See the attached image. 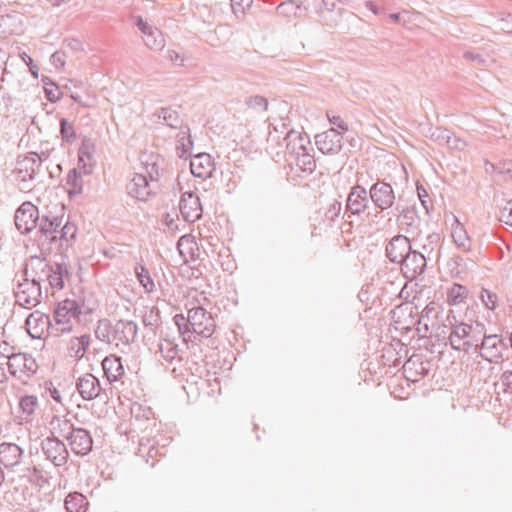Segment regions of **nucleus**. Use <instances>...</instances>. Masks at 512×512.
<instances>
[{
  "label": "nucleus",
  "mask_w": 512,
  "mask_h": 512,
  "mask_svg": "<svg viewBox=\"0 0 512 512\" xmlns=\"http://www.w3.org/2000/svg\"><path fill=\"white\" fill-rule=\"evenodd\" d=\"M71 267L64 254H57L53 260L47 261L40 256H32L24 269V277L40 283L48 281L51 288L63 289L65 281L71 277Z\"/></svg>",
  "instance_id": "f257e3e1"
},
{
  "label": "nucleus",
  "mask_w": 512,
  "mask_h": 512,
  "mask_svg": "<svg viewBox=\"0 0 512 512\" xmlns=\"http://www.w3.org/2000/svg\"><path fill=\"white\" fill-rule=\"evenodd\" d=\"M484 324L478 320L473 323H462L455 326L446 339L449 340L451 348L455 351L469 353L471 350L478 352V342L482 337Z\"/></svg>",
  "instance_id": "f03ea898"
},
{
  "label": "nucleus",
  "mask_w": 512,
  "mask_h": 512,
  "mask_svg": "<svg viewBox=\"0 0 512 512\" xmlns=\"http://www.w3.org/2000/svg\"><path fill=\"white\" fill-rule=\"evenodd\" d=\"M41 166L42 159L34 152L17 159L13 174L16 176L21 191H30L32 189L31 182L39 174Z\"/></svg>",
  "instance_id": "7ed1b4c3"
},
{
  "label": "nucleus",
  "mask_w": 512,
  "mask_h": 512,
  "mask_svg": "<svg viewBox=\"0 0 512 512\" xmlns=\"http://www.w3.org/2000/svg\"><path fill=\"white\" fill-rule=\"evenodd\" d=\"M507 342L497 334H486V326L482 331V337L478 342V352L480 356L489 363H499L504 358V353L508 350Z\"/></svg>",
  "instance_id": "20e7f679"
},
{
  "label": "nucleus",
  "mask_w": 512,
  "mask_h": 512,
  "mask_svg": "<svg viewBox=\"0 0 512 512\" xmlns=\"http://www.w3.org/2000/svg\"><path fill=\"white\" fill-rule=\"evenodd\" d=\"M64 221V206L56 208L55 211L46 209L40 214L37 227L38 233L44 237L48 243L58 240V229Z\"/></svg>",
  "instance_id": "39448f33"
},
{
  "label": "nucleus",
  "mask_w": 512,
  "mask_h": 512,
  "mask_svg": "<svg viewBox=\"0 0 512 512\" xmlns=\"http://www.w3.org/2000/svg\"><path fill=\"white\" fill-rule=\"evenodd\" d=\"M368 193L371 203L380 211L394 207L396 194L392 185L385 180L377 179V181L369 187Z\"/></svg>",
  "instance_id": "423d86ee"
},
{
  "label": "nucleus",
  "mask_w": 512,
  "mask_h": 512,
  "mask_svg": "<svg viewBox=\"0 0 512 512\" xmlns=\"http://www.w3.org/2000/svg\"><path fill=\"white\" fill-rule=\"evenodd\" d=\"M187 320L193 333L204 338H209L214 333L215 321L211 313L207 312L202 306L190 308L187 313Z\"/></svg>",
  "instance_id": "0eeeda50"
},
{
  "label": "nucleus",
  "mask_w": 512,
  "mask_h": 512,
  "mask_svg": "<svg viewBox=\"0 0 512 512\" xmlns=\"http://www.w3.org/2000/svg\"><path fill=\"white\" fill-rule=\"evenodd\" d=\"M16 303L26 309H31L41 302V285L35 280L25 277L14 291Z\"/></svg>",
  "instance_id": "6e6552de"
},
{
  "label": "nucleus",
  "mask_w": 512,
  "mask_h": 512,
  "mask_svg": "<svg viewBox=\"0 0 512 512\" xmlns=\"http://www.w3.org/2000/svg\"><path fill=\"white\" fill-rule=\"evenodd\" d=\"M41 451L45 458L56 467L64 466L69 458V451L63 440L48 436L41 441Z\"/></svg>",
  "instance_id": "1a4fd4ad"
},
{
  "label": "nucleus",
  "mask_w": 512,
  "mask_h": 512,
  "mask_svg": "<svg viewBox=\"0 0 512 512\" xmlns=\"http://www.w3.org/2000/svg\"><path fill=\"white\" fill-rule=\"evenodd\" d=\"M427 263V258L421 254L420 250L412 246L399 266L404 278L413 281L424 273Z\"/></svg>",
  "instance_id": "9d476101"
},
{
  "label": "nucleus",
  "mask_w": 512,
  "mask_h": 512,
  "mask_svg": "<svg viewBox=\"0 0 512 512\" xmlns=\"http://www.w3.org/2000/svg\"><path fill=\"white\" fill-rule=\"evenodd\" d=\"M40 211L31 202L22 203L15 212V225L21 234H28L37 227Z\"/></svg>",
  "instance_id": "9b49d317"
},
{
  "label": "nucleus",
  "mask_w": 512,
  "mask_h": 512,
  "mask_svg": "<svg viewBox=\"0 0 512 512\" xmlns=\"http://www.w3.org/2000/svg\"><path fill=\"white\" fill-rule=\"evenodd\" d=\"M81 313L77 301L67 298L57 304L54 310V320L57 325L61 326V332H70L72 329L71 319L78 318Z\"/></svg>",
  "instance_id": "f8f14e48"
},
{
  "label": "nucleus",
  "mask_w": 512,
  "mask_h": 512,
  "mask_svg": "<svg viewBox=\"0 0 512 512\" xmlns=\"http://www.w3.org/2000/svg\"><path fill=\"white\" fill-rule=\"evenodd\" d=\"M370 202L368 190L357 183L350 188L345 210L352 216L360 217L370 207Z\"/></svg>",
  "instance_id": "ddd939ff"
},
{
  "label": "nucleus",
  "mask_w": 512,
  "mask_h": 512,
  "mask_svg": "<svg viewBox=\"0 0 512 512\" xmlns=\"http://www.w3.org/2000/svg\"><path fill=\"white\" fill-rule=\"evenodd\" d=\"M112 332V341L116 347H129L137 338L138 325L132 320L120 319L113 324Z\"/></svg>",
  "instance_id": "4468645a"
},
{
  "label": "nucleus",
  "mask_w": 512,
  "mask_h": 512,
  "mask_svg": "<svg viewBox=\"0 0 512 512\" xmlns=\"http://www.w3.org/2000/svg\"><path fill=\"white\" fill-rule=\"evenodd\" d=\"M134 24L142 32L143 41L149 49L161 51L164 48L165 39L157 27L150 25L141 16L135 18Z\"/></svg>",
  "instance_id": "2eb2a0df"
},
{
  "label": "nucleus",
  "mask_w": 512,
  "mask_h": 512,
  "mask_svg": "<svg viewBox=\"0 0 512 512\" xmlns=\"http://www.w3.org/2000/svg\"><path fill=\"white\" fill-rule=\"evenodd\" d=\"M66 441L71 451L77 456H86L93 449L91 433L82 427H76Z\"/></svg>",
  "instance_id": "dca6fc26"
},
{
  "label": "nucleus",
  "mask_w": 512,
  "mask_h": 512,
  "mask_svg": "<svg viewBox=\"0 0 512 512\" xmlns=\"http://www.w3.org/2000/svg\"><path fill=\"white\" fill-rule=\"evenodd\" d=\"M179 209L182 218L189 223L197 221L203 212L198 195L192 191H186L181 195Z\"/></svg>",
  "instance_id": "f3484780"
},
{
  "label": "nucleus",
  "mask_w": 512,
  "mask_h": 512,
  "mask_svg": "<svg viewBox=\"0 0 512 512\" xmlns=\"http://www.w3.org/2000/svg\"><path fill=\"white\" fill-rule=\"evenodd\" d=\"M317 148L323 154H338L342 149V135L334 128H330L315 136Z\"/></svg>",
  "instance_id": "a211bd4d"
},
{
  "label": "nucleus",
  "mask_w": 512,
  "mask_h": 512,
  "mask_svg": "<svg viewBox=\"0 0 512 512\" xmlns=\"http://www.w3.org/2000/svg\"><path fill=\"white\" fill-rule=\"evenodd\" d=\"M413 243L404 235L394 236L386 245L385 253L390 262L399 264L412 248Z\"/></svg>",
  "instance_id": "6ab92c4d"
},
{
  "label": "nucleus",
  "mask_w": 512,
  "mask_h": 512,
  "mask_svg": "<svg viewBox=\"0 0 512 512\" xmlns=\"http://www.w3.org/2000/svg\"><path fill=\"white\" fill-rule=\"evenodd\" d=\"M406 378L411 381H418L429 374L430 361L423 355L413 354L403 365Z\"/></svg>",
  "instance_id": "aec40b11"
},
{
  "label": "nucleus",
  "mask_w": 512,
  "mask_h": 512,
  "mask_svg": "<svg viewBox=\"0 0 512 512\" xmlns=\"http://www.w3.org/2000/svg\"><path fill=\"white\" fill-rule=\"evenodd\" d=\"M69 413L65 415L55 414L51 417L48 422V429L51 437H56L60 440H66L69 435L77 427L72 422V419L68 417Z\"/></svg>",
  "instance_id": "412c9836"
},
{
  "label": "nucleus",
  "mask_w": 512,
  "mask_h": 512,
  "mask_svg": "<svg viewBox=\"0 0 512 512\" xmlns=\"http://www.w3.org/2000/svg\"><path fill=\"white\" fill-rule=\"evenodd\" d=\"M76 389L86 401L96 399L102 391L100 380L91 373H86L77 380Z\"/></svg>",
  "instance_id": "4be33fe9"
},
{
  "label": "nucleus",
  "mask_w": 512,
  "mask_h": 512,
  "mask_svg": "<svg viewBox=\"0 0 512 512\" xmlns=\"http://www.w3.org/2000/svg\"><path fill=\"white\" fill-rule=\"evenodd\" d=\"M8 371L11 375L16 376L20 373H35L37 364L35 359L27 353H15L8 359Z\"/></svg>",
  "instance_id": "5701e85b"
},
{
  "label": "nucleus",
  "mask_w": 512,
  "mask_h": 512,
  "mask_svg": "<svg viewBox=\"0 0 512 512\" xmlns=\"http://www.w3.org/2000/svg\"><path fill=\"white\" fill-rule=\"evenodd\" d=\"M127 193L139 200L147 201L152 195V187L147 177L143 174L136 173L126 186Z\"/></svg>",
  "instance_id": "b1692460"
},
{
  "label": "nucleus",
  "mask_w": 512,
  "mask_h": 512,
  "mask_svg": "<svg viewBox=\"0 0 512 512\" xmlns=\"http://www.w3.org/2000/svg\"><path fill=\"white\" fill-rule=\"evenodd\" d=\"M190 170L193 176L207 179L212 176L215 165L212 157L208 153H199L190 160Z\"/></svg>",
  "instance_id": "393cba45"
},
{
  "label": "nucleus",
  "mask_w": 512,
  "mask_h": 512,
  "mask_svg": "<svg viewBox=\"0 0 512 512\" xmlns=\"http://www.w3.org/2000/svg\"><path fill=\"white\" fill-rule=\"evenodd\" d=\"M286 148L292 155L301 156L311 148L309 137L293 129L286 133Z\"/></svg>",
  "instance_id": "a878e982"
},
{
  "label": "nucleus",
  "mask_w": 512,
  "mask_h": 512,
  "mask_svg": "<svg viewBox=\"0 0 512 512\" xmlns=\"http://www.w3.org/2000/svg\"><path fill=\"white\" fill-rule=\"evenodd\" d=\"M23 449L16 443L3 442L0 444V464L5 468H13L21 463Z\"/></svg>",
  "instance_id": "bb28decb"
},
{
  "label": "nucleus",
  "mask_w": 512,
  "mask_h": 512,
  "mask_svg": "<svg viewBox=\"0 0 512 512\" xmlns=\"http://www.w3.org/2000/svg\"><path fill=\"white\" fill-rule=\"evenodd\" d=\"M101 364L104 376L110 383L120 380L125 373L121 357L114 354L106 356Z\"/></svg>",
  "instance_id": "cd10ccee"
},
{
  "label": "nucleus",
  "mask_w": 512,
  "mask_h": 512,
  "mask_svg": "<svg viewBox=\"0 0 512 512\" xmlns=\"http://www.w3.org/2000/svg\"><path fill=\"white\" fill-rule=\"evenodd\" d=\"M430 139L439 145H446L449 148L459 149L460 144H465L460 138L456 137L452 131L442 127L432 129Z\"/></svg>",
  "instance_id": "c85d7f7f"
},
{
  "label": "nucleus",
  "mask_w": 512,
  "mask_h": 512,
  "mask_svg": "<svg viewBox=\"0 0 512 512\" xmlns=\"http://www.w3.org/2000/svg\"><path fill=\"white\" fill-rule=\"evenodd\" d=\"M193 141L191 139L190 128L188 125L179 129L176 135V153L179 158L187 159L191 157V150L193 148Z\"/></svg>",
  "instance_id": "c756f323"
},
{
  "label": "nucleus",
  "mask_w": 512,
  "mask_h": 512,
  "mask_svg": "<svg viewBox=\"0 0 512 512\" xmlns=\"http://www.w3.org/2000/svg\"><path fill=\"white\" fill-rule=\"evenodd\" d=\"M441 236L439 233H430L425 237L424 242L417 244L414 240L415 249L420 250L421 254L427 258V262L432 260L433 257L437 258V249L440 246Z\"/></svg>",
  "instance_id": "7c9ffc66"
},
{
  "label": "nucleus",
  "mask_w": 512,
  "mask_h": 512,
  "mask_svg": "<svg viewBox=\"0 0 512 512\" xmlns=\"http://www.w3.org/2000/svg\"><path fill=\"white\" fill-rule=\"evenodd\" d=\"M49 324V317L39 313L38 311L31 313L25 321L28 332L34 338H40L44 328Z\"/></svg>",
  "instance_id": "2f4dec72"
},
{
  "label": "nucleus",
  "mask_w": 512,
  "mask_h": 512,
  "mask_svg": "<svg viewBox=\"0 0 512 512\" xmlns=\"http://www.w3.org/2000/svg\"><path fill=\"white\" fill-rule=\"evenodd\" d=\"M394 211L397 212L399 225L405 227L406 232H409L410 228H416L418 226L420 220L414 207H404L400 209L397 205Z\"/></svg>",
  "instance_id": "473e14b6"
},
{
  "label": "nucleus",
  "mask_w": 512,
  "mask_h": 512,
  "mask_svg": "<svg viewBox=\"0 0 512 512\" xmlns=\"http://www.w3.org/2000/svg\"><path fill=\"white\" fill-rule=\"evenodd\" d=\"M307 7L303 6V3H298L296 0H287L282 2L276 7L278 15L283 17H302L303 11H306Z\"/></svg>",
  "instance_id": "72a5a7b5"
},
{
  "label": "nucleus",
  "mask_w": 512,
  "mask_h": 512,
  "mask_svg": "<svg viewBox=\"0 0 512 512\" xmlns=\"http://www.w3.org/2000/svg\"><path fill=\"white\" fill-rule=\"evenodd\" d=\"M65 508L67 512H86L88 501L86 497L79 493H70L65 499Z\"/></svg>",
  "instance_id": "f704fd0d"
},
{
  "label": "nucleus",
  "mask_w": 512,
  "mask_h": 512,
  "mask_svg": "<svg viewBox=\"0 0 512 512\" xmlns=\"http://www.w3.org/2000/svg\"><path fill=\"white\" fill-rule=\"evenodd\" d=\"M158 117L170 128L180 129L185 126L184 120L179 116L178 112L170 107L161 108L158 112Z\"/></svg>",
  "instance_id": "c9c22d12"
},
{
  "label": "nucleus",
  "mask_w": 512,
  "mask_h": 512,
  "mask_svg": "<svg viewBox=\"0 0 512 512\" xmlns=\"http://www.w3.org/2000/svg\"><path fill=\"white\" fill-rule=\"evenodd\" d=\"M467 296L468 289L459 283H454L447 291V303L451 306L464 303Z\"/></svg>",
  "instance_id": "e433bc0d"
},
{
  "label": "nucleus",
  "mask_w": 512,
  "mask_h": 512,
  "mask_svg": "<svg viewBox=\"0 0 512 512\" xmlns=\"http://www.w3.org/2000/svg\"><path fill=\"white\" fill-rule=\"evenodd\" d=\"M113 324L108 319H101L97 322L94 334L95 337L105 343L113 344Z\"/></svg>",
  "instance_id": "4c0bfd02"
},
{
  "label": "nucleus",
  "mask_w": 512,
  "mask_h": 512,
  "mask_svg": "<svg viewBox=\"0 0 512 512\" xmlns=\"http://www.w3.org/2000/svg\"><path fill=\"white\" fill-rule=\"evenodd\" d=\"M464 323L463 321L459 320L455 314V312L452 309H449L447 311L445 320L442 322V324H438L437 329L441 330L437 333L438 340L446 339L447 330L449 332L454 329L455 326H458V324Z\"/></svg>",
  "instance_id": "58836bf2"
},
{
  "label": "nucleus",
  "mask_w": 512,
  "mask_h": 512,
  "mask_svg": "<svg viewBox=\"0 0 512 512\" xmlns=\"http://www.w3.org/2000/svg\"><path fill=\"white\" fill-rule=\"evenodd\" d=\"M26 476L32 484H35L40 488H43L45 485L49 484V480L51 479V476L47 471L37 466L27 468Z\"/></svg>",
  "instance_id": "ea45409f"
},
{
  "label": "nucleus",
  "mask_w": 512,
  "mask_h": 512,
  "mask_svg": "<svg viewBox=\"0 0 512 512\" xmlns=\"http://www.w3.org/2000/svg\"><path fill=\"white\" fill-rule=\"evenodd\" d=\"M439 309L440 307L436 302H429L421 312V315L419 317L420 322H428L431 324L432 328H434L435 325L438 326Z\"/></svg>",
  "instance_id": "a19ab883"
},
{
  "label": "nucleus",
  "mask_w": 512,
  "mask_h": 512,
  "mask_svg": "<svg viewBox=\"0 0 512 512\" xmlns=\"http://www.w3.org/2000/svg\"><path fill=\"white\" fill-rule=\"evenodd\" d=\"M38 398L34 395H25L19 399V408L25 417L26 421L35 413L38 408Z\"/></svg>",
  "instance_id": "79ce46f5"
},
{
  "label": "nucleus",
  "mask_w": 512,
  "mask_h": 512,
  "mask_svg": "<svg viewBox=\"0 0 512 512\" xmlns=\"http://www.w3.org/2000/svg\"><path fill=\"white\" fill-rule=\"evenodd\" d=\"M158 350L167 362H172L178 355V345L170 339H162L158 344Z\"/></svg>",
  "instance_id": "37998d69"
},
{
  "label": "nucleus",
  "mask_w": 512,
  "mask_h": 512,
  "mask_svg": "<svg viewBox=\"0 0 512 512\" xmlns=\"http://www.w3.org/2000/svg\"><path fill=\"white\" fill-rule=\"evenodd\" d=\"M135 274H136L137 280L139 281V283L141 284V286L144 288V290L147 293H151L154 291V288H155L154 281L151 278L148 269L144 265L137 264L135 267Z\"/></svg>",
  "instance_id": "c03bdc74"
},
{
  "label": "nucleus",
  "mask_w": 512,
  "mask_h": 512,
  "mask_svg": "<svg viewBox=\"0 0 512 512\" xmlns=\"http://www.w3.org/2000/svg\"><path fill=\"white\" fill-rule=\"evenodd\" d=\"M47 100L52 103L59 101L62 97V92L59 86L48 76H42L41 79Z\"/></svg>",
  "instance_id": "a18cd8bd"
},
{
  "label": "nucleus",
  "mask_w": 512,
  "mask_h": 512,
  "mask_svg": "<svg viewBox=\"0 0 512 512\" xmlns=\"http://www.w3.org/2000/svg\"><path fill=\"white\" fill-rule=\"evenodd\" d=\"M66 184L69 186V195L82 192V176L77 169L73 168L68 172Z\"/></svg>",
  "instance_id": "49530a36"
},
{
  "label": "nucleus",
  "mask_w": 512,
  "mask_h": 512,
  "mask_svg": "<svg viewBox=\"0 0 512 512\" xmlns=\"http://www.w3.org/2000/svg\"><path fill=\"white\" fill-rule=\"evenodd\" d=\"M268 104V99L261 95H251L245 99V105L257 113L267 111Z\"/></svg>",
  "instance_id": "de8ad7c7"
},
{
  "label": "nucleus",
  "mask_w": 512,
  "mask_h": 512,
  "mask_svg": "<svg viewBox=\"0 0 512 512\" xmlns=\"http://www.w3.org/2000/svg\"><path fill=\"white\" fill-rule=\"evenodd\" d=\"M76 234V225L67 220L65 223L62 222L61 227L58 229V240H64L66 242H69L75 239Z\"/></svg>",
  "instance_id": "09e8293b"
},
{
  "label": "nucleus",
  "mask_w": 512,
  "mask_h": 512,
  "mask_svg": "<svg viewBox=\"0 0 512 512\" xmlns=\"http://www.w3.org/2000/svg\"><path fill=\"white\" fill-rule=\"evenodd\" d=\"M297 165L307 174H312L316 169L315 159L310 155L309 151L305 152L301 156H297Z\"/></svg>",
  "instance_id": "8fccbe9b"
},
{
  "label": "nucleus",
  "mask_w": 512,
  "mask_h": 512,
  "mask_svg": "<svg viewBox=\"0 0 512 512\" xmlns=\"http://www.w3.org/2000/svg\"><path fill=\"white\" fill-rule=\"evenodd\" d=\"M455 244L464 251L470 250L469 238L463 227H456L452 232Z\"/></svg>",
  "instance_id": "3c124183"
},
{
  "label": "nucleus",
  "mask_w": 512,
  "mask_h": 512,
  "mask_svg": "<svg viewBox=\"0 0 512 512\" xmlns=\"http://www.w3.org/2000/svg\"><path fill=\"white\" fill-rule=\"evenodd\" d=\"M60 124V134L63 141L67 143H72L76 137L75 129L71 123L68 122L66 118H61L59 121Z\"/></svg>",
  "instance_id": "603ef678"
},
{
  "label": "nucleus",
  "mask_w": 512,
  "mask_h": 512,
  "mask_svg": "<svg viewBox=\"0 0 512 512\" xmlns=\"http://www.w3.org/2000/svg\"><path fill=\"white\" fill-rule=\"evenodd\" d=\"M479 297L487 309L495 310L497 308L498 296L496 293H494L486 288H482Z\"/></svg>",
  "instance_id": "864d4df0"
},
{
  "label": "nucleus",
  "mask_w": 512,
  "mask_h": 512,
  "mask_svg": "<svg viewBox=\"0 0 512 512\" xmlns=\"http://www.w3.org/2000/svg\"><path fill=\"white\" fill-rule=\"evenodd\" d=\"M496 165V176L502 177L504 181H512V161L505 160Z\"/></svg>",
  "instance_id": "5fc2aeb1"
},
{
  "label": "nucleus",
  "mask_w": 512,
  "mask_h": 512,
  "mask_svg": "<svg viewBox=\"0 0 512 512\" xmlns=\"http://www.w3.org/2000/svg\"><path fill=\"white\" fill-rule=\"evenodd\" d=\"M500 220L512 226V199L500 209Z\"/></svg>",
  "instance_id": "6e6d98bb"
},
{
  "label": "nucleus",
  "mask_w": 512,
  "mask_h": 512,
  "mask_svg": "<svg viewBox=\"0 0 512 512\" xmlns=\"http://www.w3.org/2000/svg\"><path fill=\"white\" fill-rule=\"evenodd\" d=\"M500 383L504 393L512 394V370H506L501 374Z\"/></svg>",
  "instance_id": "4d7b16f0"
},
{
  "label": "nucleus",
  "mask_w": 512,
  "mask_h": 512,
  "mask_svg": "<svg viewBox=\"0 0 512 512\" xmlns=\"http://www.w3.org/2000/svg\"><path fill=\"white\" fill-rule=\"evenodd\" d=\"M154 439L142 437L139 440L137 455L146 458L149 455V448L153 444Z\"/></svg>",
  "instance_id": "13d9d810"
},
{
  "label": "nucleus",
  "mask_w": 512,
  "mask_h": 512,
  "mask_svg": "<svg viewBox=\"0 0 512 512\" xmlns=\"http://www.w3.org/2000/svg\"><path fill=\"white\" fill-rule=\"evenodd\" d=\"M463 58L474 63L475 65H484L487 61L486 57L483 54L472 51L464 52Z\"/></svg>",
  "instance_id": "bf43d9fd"
},
{
  "label": "nucleus",
  "mask_w": 512,
  "mask_h": 512,
  "mask_svg": "<svg viewBox=\"0 0 512 512\" xmlns=\"http://www.w3.org/2000/svg\"><path fill=\"white\" fill-rule=\"evenodd\" d=\"M231 7L234 13H243L246 9L250 8L253 0H230Z\"/></svg>",
  "instance_id": "052dcab7"
},
{
  "label": "nucleus",
  "mask_w": 512,
  "mask_h": 512,
  "mask_svg": "<svg viewBox=\"0 0 512 512\" xmlns=\"http://www.w3.org/2000/svg\"><path fill=\"white\" fill-rule=\"evenodd\" d=\"M68 353L71 357L77 360L81 359L85 355L81 347L76 344V341L73 338H71L69 342Z\"/></svg>",
  "instance_id": "680f3d73"
},
{
  "label": "nucleus",
  "mask_w": 512,
  "mask_h": 512,
  "mask_svg": "<svg viewBox=\"0 0 512 512\" xmlns=\"http://www.w3.org/2000/svg\"><path fill=\"white\" fill-rule=\"evenodd\" d=\"M342 210V204L341 202L335 200L328 208L326 212V217L330 220H334L336 217L339 216Z\"/></svg>",
  "instance_id": "e2e57ef3"
},
{
  "label": "nucleus",
  "mask_w": 512,
  "mask_h": 512,
  "mask_svg": "<svg viewBox=\"0 0 512 512\" xmlns=\"http://www.w3.org/2000/svg\"><path fill=\"white\" fill-rule=\"evenodd\" d=\"M21 58L22 60L27 64L28 68H29V71L31 73V75L34 77V78H38V75H39V68L38 66L34 63L33 59L28 55L26 54L25 52L21 55Z\"/></svg>",
  "instance_id": "0e129e2a"
},
{
  "label": "nucleus",
  "mask_w": 512,
  "mask_h": 512,
  "mask_svg": "<svg viewBox=\"0 0 512 512\" xmlns=\"http://www.w3.org/2000/svg\"><path fill=\"white\" fill-rule=\"evenodd\" d=\"M157 441H153V444L149 448V455L146 456L145 460L148 463L149 459H154L157 456H164L165 452L163 451L164 447L159 448L157 446Z\"/></svg>",
  "instance_id": "69168bd1"
},
{
  "label": "nucleus",
  "mask_w": 512,
  "mask_h": 512,
  "mask_svg": "<svg viewBox=\"0 0 512 512\" xmlns=\"http://www.w3.org/2000/svg\"><path fill=\"white\" fill-rule=\"evenodd\" d=\"M327 117H328L329 122L332 125L337 126L339 129H341L344 132L348 131L347 123L340 116H336V115L331 116L329 113H327Z\"/></svg>",
  "instance_id": "338daca9"
},
{
  "label": "nucleus",
  "mask_w": 512,
  "mask_h": 512,
  "mask_svg": "<svg viewBox=\"0 0 512 512\" xmlns=\"http://www.w3.org/2000/svg\"><path fill=\"white\" fill-rule=\"evenodd\" d=\"M51 63L55 67H63L65 65V53L62 51H56L51 55Z\"/></svg>",
  "instance_id": "774afa93"
}]
</instances>
